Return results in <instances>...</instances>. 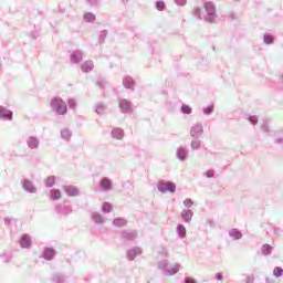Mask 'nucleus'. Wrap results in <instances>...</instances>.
<instances>
[{
	"mask_svg": "<svg viewBox=\"0 0 283 283\" xmlns=\"http://www.w3.org/2000/svg\"><path fill=\"white\" fill-rule=\"evenodd\" d=\"M113 227H127V219L123 217H117L113 220Z\"/></svg>",
	"mask_w": 283,
	"mask_h": 283,
	"instance_id": "bb28decb",
	"label": "nucleus"
},
{
	"mask_svg": "<svg viewBox=\"0 0 283 283\" xmlns=\"http://www.w3.org/2000/svg\"><path fill=\"white\" fill-rule=\"evenodd\" d=\"M20 247L21 249H31L32 248V237L30 234L24 233L20 237Z\"/></svg>",
	"mask_w": 283,
	"mask_h": 283,
	"instance_id": "2eb2a0df",
	"label": "nucleus"
},
{
	"mask_svg": "<svg viewBox=\"0 0 283 283\" xmlns=\"http://www.w3.org/2000/svg\"><path fill=\"white\" fill-rule=\"evenodd\" d=\"M84 21L86 23H94L96 21V14L92 12L84 13Z\"/></svg>",
	"mask_w": 283,
	"mask_h": 283,
	"instance_id": "72a5a7b5",
	"label": "nucleus"
},
{
	"mask_svg": "<svg viewBox=\"0 0 283 283\" xmlns=\"http://www.w3.org/2000/svg\"><path fill=\"white\" fill-rule=\"evenodd\" d=\"M229 235H230V238H233V240H242V238H243L242 231H240V229H238V228L230 229Z\"/></svg>",
	"mask_w": 283,
	"mask_h": 283,
	"instance_id": "5701e85b",
	"label": "nucleus"
},
{
	"mask_svg": "<svg viewBox=\"0 0 283 283\" xmlns=\"http://www.w3.org/2000/svg\"><path fill=\"white\" fill-rule=\"evenodd\" d=\"M283 230L281 228H274V235H282Z\"/></svg>",
	"mask_w": 283,
	"mask_h": 283,
	"instance_id": "6e6d98bb",
	"label": "nucleus"
},
{
	"mask_svg": "<svg viewBox=\"0 0 283 283\" xmlns=\"http://www.w3.org/2000/svg\"><path fill=\"white\" fill-rule=\"evenodd\" d=\"M96 85H98L99 90L105 91V85H107V81L103 77H98L96 81Z\"/></svg>",
	"mask_w": 283,
	"mask_h": 283,
	"instance_id": "79ce46f5",
	"label": "nucleus"
},
{
	"mask_svg": "<svg viewBox=\"0 0 283 283\" xmlns=\"http://www.w3.org/2000/svg\"><path fill=\"white\" fill-rule=\"evenodd\" d=\"M70 61L73 65H78L83 61V51L81 50H74L70 54Z\"/></svg>",
	"mask_w": 283,
	"mask_h": 283,
	"instance_id": "4468645a",
	"label": "nucleus"
},
{
	"mask_svg": "<svg viewBox=\"0 0 283 283\" xmlns=\"http://www.w3.org/2000/svg\"><path fill=\"white\" fill-rule=\"evenodd\" d=\"M44 185L48 189H52V187H54L56 185V177L55 176H49L45 180H44Z\"/></svg>",
	"mask_w": 283,
	"mask_h": 283,
	"instance_id": "c756f323",
	"label": "nucleus"
},
{
	"mask_svg": "<svg viewBox=\"0 0 283 283\" xmlns=\"http://www.w3.org/2000/svg\"><path fill=\"white\" fill-rule=\"evenodd\" d=\"M155 8L158 12H165V10H167V4L163 0H157L155 2Z\"/></svg>",
	"mask_w": 283,
	"mask_h": 283,
	"instance_id": "2f4dec72",
	"label": "nucleus"
},
{
	"mask_svg": "<svg viewBox=\"0 0 283 283\" xmlns=\"http://www.w3.org/2000/svg\"><path fill=\"white\" fill-rule=\"evenodd\" d=\"M118 107L122 114H132L134 112V103L127 98H118Z\"/></svg>",
	"mask_w": 283,
	"mask_h": 283,
	"instance_id": "423d86ee",
	"label": "nucleus"
},
{
	"mask_svg": "<svg viewBox=\"0 0 283 283\" xmlns=\"http://www.w3.org/2000/svg\"><path fill=\"white\" fill-rule=\"evenodd\" d=\"M203 9L206 10V14L202 15V9L200 7H196L193 9V14L197 19L206 21V23H213L216 19H218V11L216 8V3L212 1L203 2Z\"/></svg>",
	"mask_w": 283,
	"mask_h": 283,
	"instance_id": "f257e3e1",
	"label": "nucleus"
},
{
	"mask_svg": "<svg viewBox=\"0 0 283 283\" xmlns=\"http://www.w3.org/2000/svg\"><path fill=\"white\" fill-rule=\"evenodd\" d=\"M235 1H240V0H235Z\"/></svg>",
	"mask_w": 283,
	"mask_h": 283,
	"instance_id": "69168bd1",
	"label": "nucleus"
},
{
	"mask_svg": "<svg viewBox=\"0 0 283 283\" xmlns=\"http://www.w3.org/2000/svg\"><path fill=\"white\" fill-rule=\"evenodd\" d=\"M56 256V250L54 248L45 247L40 255L46 262H52Z\"/></svg>",
	"mask_w": 283,
	"mask_h": 283,
	"instance_id": "1a4fd4ad",
	"label": "nucleus"
},
{
	"mask_svg": "<svg viewBox=\"0 0 283 283\" xmlns=\"http://www.w3.org/2000/svg\"><path fill=\"white\" fill-rule=\"evenodd\" d=\"M123 86L125 87V90H130L132 92H134V87H136V81L134 80V77L126 75L123 78Z\"/></svg>",
	"mask_w": 283,
	"mask_h": 283,
	"instance_id": "dca6fc26",
	"label": "nucleus"
},
{
	"mask_svg": "<svg viewBox=\"0 0 283 283\" xmlns=\"http://www.w3.org/2000/svg\"><path fill=\"white\" fill-rule=\"evenodd\" d=\"M105 109H107V106H105L103 102L97 103L95 106V113L98 116L103 115V112H105Z\"/></svg>",
	"mask_w": 283,
	"mask_h": 283,
	"instance_id": "f704fd0d",
	"label": "nucleus"
},
{
	"mask_svg": "<svg viewBox=\"0 0 283 283\" xmlns=\"http://www.w3.org/2000/svg\"><path fill=\"white\" fill-rule=\"evenodd\" d=\"M88 4H91L92 7L97 6L98 0H86Z\"/></svg>",
	"mask_w": 283,
	"mask_h": 283,
	"instance_id": "4d7b16f0",
	"label": "nucleus"
},
{
	"mask_svg": "<svg viewBox=\"0 0 283 283\" xmlns=\"http://www.w3.org/2000/svg\"><path fill=\"white\" fill-rule=\"evenodd\" d=\"M38 36H39V31L31 32V39H33V41H36Z\"/></svg>",
	"mask_w": 283,
	"mask_h": 283,
	"instance_id": "5fc2aeb1",
	"label": "nucleus"
},
{
	"mask_svg": "<svg viewBox=\"0 0 283 283\" xmlns=\"http://www.w3.org/2000/svg\"><path fill=\"white\" fill-rule=\"evenodd\" d=\"M142 254H143V249L139 247H134V248L127 250L126 258L130 262H134V260H136V258H138V255H142Z\"/></svg>",
	"mask_w": 283,
	"mask_h": 283,
	"instance_id": "f8f14e48",
	"label": "nucleus"
},
{
	"mask_svg": "<svg viewBox=\"0 0 283 283\" xmlns=\"http://www.w3.org/2000/svg\"><path fill=\"white\" fill-rule=\"evenodd\" d=\"M52 282L53 283H65V276H63L62 274H54L52 276Z\"/></svg>",
	"mask_w": 283,
	"mask_h": 283,
	"instance_id": "58836bf2",
	"label": "nucleus"
},
{
	"mask_svg": "<svg viewBox=\"0 0 283 283\" xmlns=\"http://www.w3.org/2000/svg\"><path fill=\"white\" fill-rule=\"evenodd\" d=\"M205 134V128L201 123H197L195 126L190 128L191 138L200 139Z\"/></svg>",
	"mask_w": 283,
	"mask_h": 283,
	"instance_id": "9d476101",
	"label": "nucleus"
},
{
	"mask_svg": "<svg viewBox=\"0 0 283 283\" xmlns=\"http://www.w3.org/2000/svg\"><path fill=\"white\" fill-rule=\"evenodd\" d=\"M214 277L218 282H222V280H224V276L222 275V272L216 273Z\"/></svg>",
	"mask_w": 283,
	"mask_h": 283,
	"instance_id": "603ef678",
	"label": "nucleus"
},
{
	"mask_svg": "<svg viewBox=\"0 0 283 283\" xmlns=\"http://www.w3.org/2000/svg\"><path fill=\"white\" fill-rule=\"evenodd\" d=\"M14 116V113H12V111L3 107V106H0V119L1 120H12Z\"/></svg>",
	"mask_w": 283,
	"mask_h": 283,
	"instance_id": "6ab92c4d",
	"label": "nucleus"
},
{
	"mask_svg": "<svg viewBox=\"0 0 283 283\" xmlns=\"http://www.w3.org/2000/svg\"><path fill=\"white\" fill-rule=\"evenodd\" d=\"M180 112L181 114H191V112H193V108H191V106L187 105V104H182L180 107Z\"/></svg>",
	"mask_w": 283,
	"mask_h": 283,
	"instance_id": "ea45409f",
	"label": "nucleus"
},
{
	"mask_svg": "<svg viewBox=\"0 0 283 283\" xmlns=\"http://www.w3.org/2000/svg\"><path fill=\"white\" fill-rule=\"evenodd\" d=\"M177 6H187V0H174Z\"/></svg>",
	"mask_w": 283,
	"mask_h": 283,
	"instance_id": "864d4df0",
	"label": "nucleus"
},
{
	"mask_svg": "<svg viewBox=\"0 0 283 283\" xmlns=\"http://www.w3.org/2000/svg\"><path fill=\"white\" fill-rule=\"evenodd\" d=\"M105 39H107V30H102L98 34L99 45H103V43H105Z\"/></svg>",
	"mask_w": 283,
	"mask_h": 283,
	"instance_id": "4c0bfd02",
	"label": "nucleus"
},
{
	"mask_svg": "<svg viewBox=\"0 0 283 283\" xmlns=\"http://www.w3.org/2000/svg\"><path fill=\"white\" fill-rule=\"evenodd\" d=\"M176 231L180 240H185V238H187V228L185 227V224L182 223L177 224Z\"/></svg>",
	"mask_w": 283,
	"mask_h": 283,
	"instance_id": "4be33fe9",
	"label": "nucleus"
},
{
	"mask_svg": "<svg viewBox=\"0 0 283 283\" xmlns=\"http://www.w3.org/2000/svg\"><path fill=\"white\" fill-rule=\"evenodd\" d=\"M157 266L160 271H164L165 275H168V276L176 275V273L180 271V265L178 263H176L170 268L168 260L159 261Z\"/></svg>",
	"mask_w": 283,
	"mask_h": 283,
	"instance_id": "20e7f679",
	"label": "nucleus"
},
{
	"mask_svg": "<svg viewBox=\"0 0 283 283\" xmlns=\"http://www.w3.org/2000/svg\"><path fill=\"white\" fill-rule=\"evenodd\" d=\"M209 66V61L202 59L201 62L198 63V67L200 70H207V67Z\"/></svg>",
	"mask_w": 283,
	"mask_h": 283,
	"instance_id": "c03bdc74",
	"label": "nucleus"
},
{
	"mask_svg": "<svg viewBox=\"0 0 283 283\" xmlns=\"http://www.w3.org/2000/svg\"><path fill=\"white\" fill-rule=\"evenodd\" d=\"M21 186L23 191H25L27 193H36L38 191L36 186H34V182H32V180L28 178H23L21 180Z\"/></svg>",
	"mask_w": 283,
	"mask_h": 283,
	"instance_id": "6e6552de",
	"label": "nucleus"
},
{
	"mask_svg": "<svg viewBox=\"0 0 283 283\" xmlns=\"http://www.w3.org/2000/svg\"><path fill=\"white\" fill-rule=\"evenodd\" d=\"M266 282L269 283V282H271L269 279H266Z\"/></svg>",
	"mask_w": 283,
	"mask_h": 283,
	"instance_id": "e2e57ef3",
	"label": "nucleus"
},
{
	"mask_svg": "<svg viewBox=\"0 0 283 283\" xmlns=\"http://www.w3.org/2000/svg\"><path fill=\"white\" fill-rule=\"evenodd\" d=\"M60 136L63 140L70 142L72 139V130L70 128H63Z\"/></svg>",
	"mask_w": 283,
	"mask_h": 283,
	"instance_id": "cd10ccee",
	"label": "nucleus"
},
{
	"mask_svg": "<svg viewBox=\"0 0 283 283\" xmlns=\"http://www.w3.org/2000/svg\"><path fill=\"white\" fill-rule=\"evenodd\" d=\"M157 189L160 193H176V184L172 181L159 180Z\"/></svg>",
	"mask_w": 283,
	"mask_h": 283,
	"instance_id": "39448f33",
	"label": "nucleus"
},
{
	"mask_svg": "<svg viewBox=\"0 0 283 283\" xmlns=\"http://www.w3.org/2000/svg\"><path fill=\"white\" fill-rule=\"evenodd\" d=\"M190 147L192 151H197L200 149V147H202V142L200 139L192 138Z\"/></svg>",
	"mask_w": 283,
	"mask_h": 283,
	"instance_id": "7c9ffc66",
	"label": "nucleus"
},
{
	"mask_svg": "<svg viewBox=\"0 0 283 283\" xmlns=\"http://www.w3.org/2000/svg\"><path fill=\"white\" fill-rule=\"evenodd\" d=\"M61 198H63V195L61 193L60 189L50 190V200L56 201V200H61Z\"/></svg>",
	"mask_w": 283,
	"mask_h": 283,
	"instance_id": "a878e982",
	"label": "nucleus"
},
{
	"mask_svg": "<svg viewBox=\"0 0 283 283\" xmlns=\"http://www.w3.org/2000/svg\"><path fill=\"white\" fill-rule=\"evenodd\" d=\"M54 211L60 218H67L74 210L72 209V203L69 200H64L54 206Z\"/></svg>",
	"mask_w": 283,
	"mask_h": 283,
	"instance_id": "7ed1b4c3",
	"label": "nucleus"
},
{
	"mask_svg": "<svg viewBox=\"0 0 283 283\" xmlns=\"http://www.w3.org/2000/svg\"><path fill=\"white\" fill-rule=\"evenodd\" d=\"M62 189L69 198H76L77 196H81V189H78L76 186L64 185L62 186Z\"/></svg>",
	"mask_w": 283,
	"mask_h": 283,
	"instance_id": "0eeeda50",
	"label": "nucleus"
},
{
	"mask_svg": "<svg viewBox=\"0 0 283 283\" xmlns=\"http://www.w3.org/2000/svg\"><path fill=\"white\" fill-rule=\"evenodd\" d=\"M180 218L186 224H189L193 218V211L191 209H184L180 213Z\"/></svg>",
	"mask_w": 283,
	"mask_h": 283,
	"instance_id": "aec40b11",
	"label": "nucleus"
},
{
	"mask_svg": "<svg viewBox=\"0 0 283 283\" xmlns=\"http://www.w3.org/2000/svg\"><path fill=\"white\" fill-rule=\"evenodd\" d=\"M127 1H129V0H123V3H127Z\"/></svg>",
	"mask_w": 283,
	"mask_h": 283,
	"instance_id": "052dcab7",
	"label": "nucleus"
},
{
	"mask_svg": "<svg viewBox=\"0 0 283 283\" xmlns=\"http://www.w3.org/2000/svg\"><path fill=\"white\" fill-rule=\"evenodd\" d=\"M281 80L283 81V75H281Z\"/></svg>",
	"mask_w": 283,
	"mask_h": 283,
	"instance_id": "0e129e2a",
	"label": "nucleus"
},
{
	"mask_svg": "<svg viewBox=\"0 0 283 283\" xmlns=\"http://www.w3.org/2000/svg\"><path fill=\"white\" fill-rule=\"evenodd\" d=\"M111 135L113 136V138H116V140H122V138L125 136V133L122 128L117 127L112 129Z\"/></svg>",
	"mask_w": 283,
	"mask_h": 283,
	"instance_id": "393cba45",
	"label": "nucleus"
},
{
	"mask_svg": "<svg viewBox=\"0 0 283 283\" xmlns=\"http://www.w3.org/2000/svg\"><path fill=\"white\" fill-rule=\"evenodd\" d=\"M263 43H265V45H273L275 43V36L271 33H264Z\"/></svg>",
	"mask_w": 283,
	"mask_h": 283,
	"instance_id": "c85d7f7f",
	"label": "nucleus"
},
{
	"mask_svg": "<svg viewBox=\"0 0 283 283\" xmlns=\"http://www.w3.org/2000/svg\"><path fill=\"white\" fill-rule=\"evenodd\" d=\"M81 70H82V72H84V74H90V72H92V70H94V61H92V60L85 61L81 65Z\"/></svg>",
	"mask_w": 283,
	"mask_h": 283,
	"instance_id": "412c9836",
	"label": "nucleus"
},
{
	"mask_svg": "<svg viewBox=\"0 0 283 283\" xmlns=\"http://www.w3.org/2000/svg\"><path fill=\"white\" fill-rule=\"evenodd\" d=\"M184 283H198L192 276H186Z\"/></svg>",
	"mask_w": 283,
	"mask_h": 283,
	"instance_id": "3c124183",
	"label": "nucleus"
},
{
	"mask_svg": "<svg viewBox=\"0 0 283 283\" xmlns=\"http://www.w3.org/2000/svg\"><path fill=\"white\" fill-rule=\"evenodd\" d=\"M91 218L95 224H103L105 222V218H103L101 212H92Z\"/></svg>",
	"mask_w": 283,
	"mask_h": 283,
	"instance_id": "b1692460",
	"label": "nucleus"
},
{
	"mask_svg": "<svg viewBox=\"0 0 283 283\" xmlns=\"http://www.w3.org/2000/svg\"><path fill=\"white\" fill-rule=\"evenodd\" d=\"M261 252L263 255H271V253H273V248L271 244L265 243L262 245Z\"/></svg>",
	"mask_w": 283,
	"mask_h": 283,
	"instance_id": "473e14b6",
	"label": "nucleus"
},
{
	"mask_svg": "<svg viewBox=\"0 0 283 283\" xmlns=\"http://www.w3.org/2000/svg\"><path fill=\"white\" fill-rule=\"evenodd\" d=\"M67 105L70 109H76V99L74 98H69L67 99Z\"/></svg>",
	"mask_w": 283,
	"mask_h": 283,
	"instance_id": "a18cd8bd",
	"label": "nucleus"
},
{
	"mask_svg": "<svg viewBox=\"0 0 283 283\" xmlns=\"http://www.w3.org/2000/svg\"><path fill=\"white\" fill-rule=\"evenodd\" d=\"M113 209H114V206H112V203L109 202H104L102 205V213H112Z\"/></svg>",
	"mask_w": 283,
	"mask_h": 283,
	"instance_id": "e433bc0d",
	"label": "nucleus"
},
{
	"mask_svg": "<svg viewBox=\"0 0 283 283\" xmlns=\"http://www.w3.org/2000/svg\"><path fill=\"white\" fill-rule=\"evenodd\" d=\"M41 145V140H39V137L36 136H30L27 138V146L29 149H39Z\"/></svg>",
	"mask_w": 283,
	"mask_h": 283,
	"instance_id": "a211bd4d",
	"label": "nucleus"
},
{
	"mask_svg": "<svg viewBox=\"0 0 283 283\" xmlns=\"http://www.w3.org/2000/svg\"><path fill=\"white\" fill-rule=\"evenodd\" d=\"M213 52H216V46H212Z\"/></svg>",
	"mask_w": 283,
	"mask_h": 283,
	"instance_id": "680f3d73",
	"label": "nucleus"
},
{
	"mask_svg": "<svg viewBox=\"0 0 283 283\" xmlns=\"http://www.w3.org/2000/svg\"><path fill=\"white\" fill-rule=\"evenodd\" d=\"M184 205L187 209H191V207H193V200H191V198H187L185 201H184Z\"/></svg>",
	"mask_w": 283,
	"mask_h": 283,
	"instance_id": "8fccbe9b",
	"label": "nucleus"
},
{
	"mask_svg": "<svg viewBox=\"0 0 283 283\" xmlns=\"http://www.w3.org/2000/svg\"><path fill=\"white\" fill-rule=\"evenodd\" d=\"M274 277H282L283 275V269L282 266H275L273 270Z\"/></svg>",
	"mask_w": 283,
	"mask_h": 283,
	"instance_id": "37998d69",
	"label": "nucleus"
},
{
	"mask_svg": "<svg viewBox=\"0 0 283 283\" xmlns=\"http://www.w3.org/2000/svg\"><path fill=\"white\" fill-rule=\"evenodd\" d=\"M206 178H216V170L209 169L205 172Z\"/></svg>",
	"mask_w": 283,
	"mask_h": 283,
	"instance_id": "09e8293b",
	"label": "nucleus"
},
{
	"mask_svg": "<svg viewBox=\"0 0 283 283\" xmlns=\"http://www.w3.org/2000/svg\"><path fill=\"white\" fill-rule=\"evenodd\" d=\"M51 108L57 116H65L67 114V103L61 97H53L51 99Z\"/></svg>",
	"mask_w": 283,
	"mask_h": 283,
	"instance_id": "f03ea898",
	"label": "nucleus"
},
{
	"mask_svg": "<svg viewBox=\"0 0 283 283\" xmlns=\"http://www.w3.org/2000/svg\"><path fill=\"white\" fill-rule=\"evenodd\" d=\"M275 145H283V137H279L274 140Z\"/></svg>",
	"mask_w": 283,
	"mask_h": 283,
	"instance_id": "13d9d810",
	"label": "nucleus"
},
{
	"mask_svg": "<svg viewBox=\"0 0 283 283\" xmlns=\"http://www.w3.org/2000/svg\"><path fill=\"white\" fill-rule=\"evenodd\" d=\"M120 235L124 242H134L138 238V232L136 230H123Z\"/></svg>",
	"mask_w": 283,
	"mask_h": 283,
	"instance_id": "9b49d317",
	"label": "nucleus"
},
{
	"mask_svg": "<svg viewBox=\"0 0 283 283\" xmlns=\"http://www.w3.org/2000/svg\"><path fill=\"white\" fill-rule=\"evenodd\" d=\"M176 156L178 160L185 163V160H187L189 156V149H187V147L180 146L179 148H177Z\"/></svg>",
	"mask_w": 283,
	"mask_h": 283,
	"instance_id": "f3484780",
	"label": "nucleus"
},
{
	"mask_svg": "<svg viewBox=\"0 0 283 283\" xmlns=\"http://www.w3.org/2000/svg\"><path fill=\"white\" fill-rule=\"evenodd\" d=\"M244 118H245V120L251 123V125H253V126L258 125V120H259L258 115L245 114Z\"/></svg>",
	"mask_w": 283,
	"mask_h": 283,
	"instance_id": "c9c22d12",
	"label": "nucleus"
},
{
	"mask_svg": "<svg viewBox=\"0 0 283 283\" xmlns=\"http://www.w3.org/2000/svg\"><path fill=\"white\" fill-rule=\"evenodd\" d=\"M4 224H7V227H10V224H12V220L10 218H4Z\"/></svg>",
	"mask_w": 283,
	"mask_h": 283,
	"instance_id": "bf43d9fd",
	"label": "nucleus"
},
{
	"mask_svg": "<svg viewBox=\"0 0 283 283\" xmlns=\"http://www.w3.org/2000/svg\"><path fill=\"white\" fill-rule=\"evenodd\" d=\"M261 130L264 132L265 134H269L271 129L269 128V122L264 120L263 124L261 125Z\"/></svg>",
	"mask_w": 283,
	"mask_h": 283,
	"instance_id": "49530a36",
	"label": "nucleus"
},
{
	"mask_svg": "<svg viewBox=\"0 0 283 283\" xmlns=\"http://www.w3.org/2000/svg\"><path fill=\"white\" fill-rule=\"evenodd\" d=\"M99 189L102 191H112V187H114V182L112 181V179L107 178V177H103L101 180H99Z\"/></svg>",
	"mask_w": 283,
	"mask_h": 283,
	"instance_id": "ddd939ff",
	"label": "nucleus"
},
{
	"mask_svg": "<svg viewBox=\"0 0 283 283\" xmlns=\"http://www.w3.org/2000/svg\"><path fill=\"white\" fill-rule=\"evenodd\" d=\"M213 109H214L213 104H210V105L203 107L202 112H203L205 116H211V113L213 112Z\"/></svg>",
	"mask_w": 283,
	"mask_h": 283,
	"instance_id": "a19ab883",
	"label": "nucleus"
},
{
	"mask_svg": "<svg viewBox=\"0 0 283 283\" xmlns=\"http://www.w3.org/2000/svg\"><path fill=\"white\" fill-rule=\"evenodd\" d=\"M0 258H2V259H3V262H6L7 264H8L9 262H12V254H6V253H3V254H0Z\"/></svg>",
	"mask_w": 283,
	"mask_h": 283,
	"instance_id": "de8ad7c7",
	"label": "nucleus"
}]
</instances>
